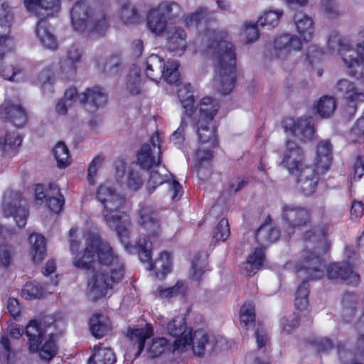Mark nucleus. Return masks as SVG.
Listing matches in <instances>:
<instances>
[{
    "label": "nucleus",
    "instance_id": "1",
    "mask_svg": "<svg viewBox=\"0 0 364 364\" xmlns=\"http://www.w3.org/2000/svg\"><path fill=\"white\" fill-rule=\"evenodd\" d=\"M207 53L214 60L215 88L223 95L230 93L234 87L235 77V54L233 45L227 41L213 40L208 46Z\"/></svg>",
    "mask_w": 364,
    "mask_h": 364
},
{
    "label": "nucleus",
    "instance_id": "2",
    "mask_svg": "<svg viewBox=\"0 0 364 364\" xmlns=\"http://www.w3.org/2000/svg\"><path fill=\"white\" fill-rule=\"evenodd\" d=\"M73 263L75 267L83 269L102 267L110 270L111 268H117V266L124 269L123 264L109 244L96 235L90 237L83 255L77 253Z\"/></svg>",
    "mask_w": 364,
    "mask_h": 364
},
{
    "label": "nucleus",
    "instance_id": "3",
    "mask_svg": "<svg viewBox=\"0 0 364 364\" xmlns=\"http://www.w3.org/2000/svg\"><path fill=\"white\" fill-rule=\"evenodd\" d=\"M304 254L302 261L296 266L298 277L302 279H318L323 277L325 264L320 257L325 252L324 240L308 231L304 235Z\"/></svg>",
    "mask_w": 364,
    "mask_h": 364
},
{
    "label": "nucleus",
    "instance_id": "4",
    "mask_svg": "<svg viewBox=\"0 0 364 364\" xmlns=\"http://www.w3.org/2000/svg\"><path fill=\"white\" fill-rule=\"evenodd\" d=\"M328 48L331 52L337 51L340 54L348 69L349 75L357 79L364 76L361 63L364 60V43L358 44L356 48L353 49L348 41L334 33L328 38Z\"/></svg>",
    "mask_w": 364,
    "mask_h": 364
},
{
    "label": "nucleus",
    "instance_id": "5",
    "mask_svg": "<svg viewBox=\"0 0 364 364\" xmlns=\"http://www.w3.org/2000/svg\"><path fill=\"white\" fill-rule=\"evenodd\" d=\"M71 21L75 30L80 32L87 30L102 34L107 27L104 11L101 9L97 11L85 1H78L73 7Z\"/></svg>",
    "mask_w": 364,
    "mask_h": 364
},
{
    "label": "nucleus",
    "instance_id": "6",
    "mask_svg": "<svg viewBox=\"0 0 364 364\" xmlns=\"http://www.w3.org/2000/svg\"><path fill=\"white\" fill-rule=\"evenodd\" d=\"M225 341L223 338H216L207 334L203 329H198L189 334H185L183 339H176L173 342V353H182L191 348L193 353L199 357L204 355L205 351H213L223 349Z\"/></svg>",
    "mask_w": 364,
    "mask_h": 364
},
{
    "label": "nucleus",
    "instance_id": "7",
    "mask_svg": "<svg viewBox=\"0 0 364 364\" xmlns=\"http://www.w3.org/2000/svg\"><path fill=\"white\" fill-rule=\"evenodd\" d=\"M91 275L87 282V294L90 300L96 301L104 297L108 289H112L114 283L119 282L124 277V270L121 266L110 270L102 267L87 269Z\"/></svg>",
    "mask_w": 364,
    "mask_h": 364
},
{
    "label": "nucleus",
    "instance_id": "8",
    "mask_svg": "<svg viewBox=\"0 0 364 364\" xmlns=\"http://www.w3.org/2000/svg\"><path fill=\"white\" fill-rule=\"evenodd\" d=\"M183 15V10L178 3L164 1L149 11L147 26L151 33L160 36L165 31L168 23H177Z\"/></svg>",
    "mask_w": 364,
    "mask_h": 364
},
{
    "label": "nucleus",
    "instance_id": "9",
    "mask_svg": "<svg viewBox=\"0 0 364 364\" xmlns=\"http://www.w3.org/2000/svg\"><path fill=\"white\" fill-rule=\"evenodd\" d=\"M2 211L5 217L12 216L18 227L26 225L28 209L19 192L10 191L4 195Z\"/></svg>",
    "mask_w": 364,
    "mask_h": 364
},
{
    "label": "nucleus",
    "instance_id": "10",
    "mask_svg": "<svg viewBox=\"0 0 364 364\" xmlns=\"http://www.w3.org/2000/svg\"><path fill=\"white\" fill-rule=\"evenodd\" d=\"M151 144L142 145L137 157L138 166L144 170L156 167L161 163V146L159 136L156 135L151 137Z\"/></svg>",
    "mask_w": 364,
    "mask_h": 364
},
{
    "label": "nucleus",
    "instance_id": "11",
    "mask_svg": "<svg viewBox=\"0 0 364 364\" xmlns=\"http://www.w3.org/2000/svg\"><path fill=\"white\" fill-rule=\"evenodd\" d=\"M282 127L286 132L299 137L303 141L314 139V128L311 117H300L296 121L291 117H287L283 120Z\"/></svg>",
    "mask_w": 364,
    "mask_h": 364
},
{
    "label": "nucleus",
    "instance_id": "12",
    "mask_svg": "<svg viewBox=\"0 0 364 364\" xmlns=\"http://www.w3.org/2000/svg\"><path fill=\"white\" fill-rule=\"evenodd\" d=\"M104 220L110 228H114L119 240L128 249L130 245L131 220L124 213L119 215L105 214Z\"/></svg>",
    "mask_w": 364,
    "mask_h": 364
},
{
    "label": "nucleus",
    "instance_id": "13",
    "mask_svg": "<svg viewBox=\"0 0 364 364\" xmlns=\"http://www.w3.org/2000/svg\"><path fill=\"white\" fill-rule=\"evenodd\" d=\"M301 39L294 34H282L274 41L275 55L280 59L287 58L292 53L301 50Z\"/></svg>",
    "mask_w": 364,
    "mask_h": 364
},
{
    "label": "nucleus",
    "instance_id": "14",
    "mask_svg": "<svg viewBox=\"0 0 364 364\" xmlns=\"http://www.w3.org/2000/svg\"><path fill=\"white\" fill-rule=\"evenodd\" d=\"M97 198L106 209V214L114 215V213L119 210L124 203V198L117 193L108 183L98 188Z\"/></svg>",
    "mask_w": 364,
    "mask_h": 364
},
{
    "label": "nucleus",
    "instance_id": "15",
    "mask_svg": "<svg viewBox=\"0 0 364 364\" xmlns=\"http://www.w3.org/2000/svg\"><path fill=\"white\" fill-rule=\"evenodd\" d=\"M282 218L289 228H299L310 222L311 215L308 209L304 207L286 205L283 207Z\"/></svg>",
    "mask_w": 364,
    "mask_h": 364
},
{
    "label": "nucleus",
    "instance_id": "16",
    "mask_svg": "<svg viewBox=\"0 0 364 364\" xmlns=\"http://www.w3.org/2000/svg\"><path fill=\"white\" fill-rule=\"evenodd\" d=\"M327 276L329 279L343 282L353 286H357L360 282V275L348 263H334L330 265L327 269Z\"/></svg>",
    "mask_w": 364,
    "mask_h": 364
},
{
    "label": "nucleus",
    "instance_id": "17",
    "mask_svg": "<svg viewBox=\"0 0 364 364\" xmlns=\"http://www.w3.org/2000/svg\"><path fill=\"white\" fill-rule=\"evenodd\" d=\"M296 188L304 196L313 194L317 188L318 177L314 167L305 166L301 167L297 174Z\"/></svg>",
    "mask_w": 364,
    "mask_h": 364
},
{
    "label": "nucleus",
    "instance_id": "18",
    "mask_svg": "<svg viewBox=\"0 0 364 364\" xmlns=\"http://www.w3.org/2000/svg\"><path fill=\"white\" fill-rule=\"evenodd\" d=\"M139 223L147 232L149 237L156 236L160 232V223L157 211L151 205H140L138 210Z\"/></svg>",
    "mask_w": 364,
    "mask_h": 364
},
{
    "label": "nucleus",
    "instance_id": "19",
    "mask_svg": "<svg viewBox=\"0 0 364 364\" xmlns=\"http://www.w3.org/2000/svg\"><path fill=\"white\" fill-rule=\"evenodd\" d=\"M77 99L80 104L90 112H94L107 103V95L99 87L87 88L78 94Z\"/></svg>",
    "mask_w": 364,
    "mask_h": 364
},
{
    "label": "nucleus",
    "instance_id": "20",
    "mask_svg": "<svg viewBox=\"0 0 364 364\" xmlns=\"http://www.w3.org/2000/svg\"><path fill=\"white\" fill-rule=\"evenodd\" d=\"M0 114L2 118L11 122L17 127L24 126L27 121L24 109L16 100H6L0 107Z\"/></svg>",
    "mask_w": 364,
    "mask_h": 364
},
{
    "label": "nucleus",
    "instance_id": "21",
    "mask_svg": "<svg viewBox=\"0 0 364 364\" xmlns=\"http://www.w3.org/2000/svg\"><path fill=\"white\" fill-rule=\"evenodd\" d=\"M282 162L292 174H297L301 168L306 166L303 163V151L294 141H287Z\"/></svg>",
    "mask_w": 364,
    "mask_h": 364
},
{
    "label": "nucleus",
    "instance_id": "22",
    "mask_svg": "<svg viewBox=\"0 0 364 364\" xmlns=\"http://www.w3.org/2000/svg\"><path fill=\"white\" fill-rule=\"evenodd\" d=\"M24 4L28 11L40 20L53 16L60 9L59 0H25Z\"/></svg>",
    "mask_w": 364,
    "mask_h": 364
},
{
    "label": "nucleus",
    "instance_id": "23",
    "mask_svg": "<svg viewBox=\"0 0 364 364\" xmlns=\"http://www.w3.org/2000/svg\"><path fill=\"white\" fill-rule=\"evenodd\" d=\"M53 319L50 317H45L39 323L36 321H31L26 326L25 332L28 338V345L31 351L36 352L38 349L39 344L42 342L46 333L45 325L51 323Z\"/></svg>",
    "mask_w": 364,
    "mask_h": 364
},
{
    "label": "nucleus",
    "instance_id": "24",
    "mask_svg": "<svg viewBox=\"0 0 364 364\" xmlns=\"http://www.w3.org/2000/svg\"><path fill=\"white\" fill-rule=\"evenodd\" d=\"M193 127L196 131L198 141L201 145H207L208 148L217 146L215 128L212 122L194 119Z\"/></svg>",
    "mask_w": 364,
    "mask_h": 364
},
{
    "label": "nucleus",
    "instance_id": "25",
    "mask_svg": "<svg viewBox=\"0 0 364 364\" xmlns=\"http://www.w3.org/2000/svg\"><path fill=\"white\" fill-rule=\"evenodd\" d=\"M335 89L340 97L350 101H355L360 96H364V81L355 85L347 79H341L336 83Z\"/></svg>",
    "mask_w": 364,
    "mask_h": 364
},
{
    "label": "nucleus",
    "instance_id": "26",
    "mask_svg": "<svg viewBox=\"0 0 364 364\" xmlns=\"http://www.w3.org/2000/svg\"><path fill=\"white\" fill-rule=\"evenodd\" d=\"M341 317L346 323L352 322L360 313L358 296L351 292H346L341 299Z\"/></svg>",
    "mask_w": 364,
    "mask_h": 364
},
{
    "label": "nucleus",
    "instance_id": "27",
    "mask_svg": "<svg viewBox=\"0 0 364 364\" xmlns=\"http://www.w3.org/2000/svg\"><path fill=\"white\" fill-rule=\"evenodd\" d=\"M332 149L333 146L328 139L318 143L315 164L318 172L323 173L329 168L333 159Z\"/></svg>",
    "mask_w": 364,
    "mask_h": 364
},
{
    "label": "nucleus",
    "instance_id": "28",
    "mask_svg": "<svg viewBox=\"0 0 364 364\" xmlns=\"http://www.w3.org/2000/svg\"><path fill=\"white\" fill-rule=\"evenodd\" d=\"M187 46L186 33L182 28L172 27L167 32V48L171 52L181 55Z\"/></svg>",
    "mask_w": 364,
    "mask_h": 364
},
{
    "label": "nucleus",
    "instance_id": "29",
    "mask_svg": "<svg viewBox=\"0 0 364 364\" xmlns=\"http://www.w3.org/2000/svg\"><path fill=\"white\" fill-rule=\"evenodd\" d=\"M294 23L296 30L304 41L312 39L314 26L311 17L303 13H297L294 16Z\"/></svg>",
    "mask_w": 364,
    "mask_h": 364
},
{
    "label": "nucleus",
    "instance_id": "30",
    "mask_svg": "<svg viewBox=\"0 0 364 364\" xmlns=\"http://www.w3.org/2000/svg\"><path fill=\"white\" fill-rule=\"evenodd\" d=\"M112 329L109 318L100 314H95L90 319V330L96 338H102Z\"/></svg>",
    "mask_w": 364,
    "mask_h": 364
},
{
    "label": "nucleus",
    "instance_id": "31",
    "mask_svg": "<svg viewBox=\"0 0 364 364\" xmlns=\"http://www.w3.org/2000/svg\"><path fill=\"white\" fill-rule=\"evenodd\" d=\"M264 259V254L261 248H257L249 255L247 260L242 263L241 270L247 277L253 276L260 269Z\"/></svg>",
    "mask_w": 364,
    "mask_h": 364
},
{
    "label": "nucleus",
    "instance_id": "32",
    "mask_svg": "<svg viewBox=\"0 0 364 364\" xmlns=\"http://www.w3.org/2000/svg\"><path fill=\"white\" fill-rule=\"evenodd\" d=\"M220 108L219 102L211 97H206L201 100L199 107V114L194 119H202L213 122Z\"/></svg>",
    "mask_w": 364,
    "mask_h": 364
},
{
    "label": "nucleus",
    "instance_id": "33",
    "mask_svg": "<svg viewBox=\"0 0 364 364\" xmlns=\"http://www.w3.org/2000/svg\"><path fill=\"white\" fill-rule=\"evenodd\" d=\"M255 237L259 244L265 247L279 239V231L269 224H264L257 230Z\"/></svg>",
    "mask_w": 364,
    "mask_h": 364
},
{
    "label": "nucleus",
    "instance_id": "34",
    "mask_svg": "<svg viewBox=\"0 0 364 364\" xmlns=\"http://www.w3.org/2000/svg\"><path fill=\"white\" fill-rule=\"evenodd\" d=\"M36 35L42 45L50 50H55L57 46V41L53 34L49 31L47 22L44 20H39L36 30Z\"/></svg>",
    "mask_w": 364,
    "mask_h": 364
},
{
    "label": "nucleus",
    "instance_id": "35",
    "mask_svg": "<svg viewBox=\"0 0 364 364\" xmlns=\"http://www.w3.org/2000/svg\"><path fill=\"white\" fill-rule=\"evenodd\" d=\"M165 63L162 58L157 55H149L146 60V73L151 80L156 81L162 77V69Z\"/></svg>",
    "mask_w": 364,
    "mask_h": 364
},
{
    "label": "nucleus",
    "instance_id": "36",
    "mask_svg": "<svg viewBox=\"0 0 364 364\" xmlns=\"http://www.w3.org/2000/svg\"><path fill=\"white\" fill-rule=\"evenodd\" d=\"M31 255L35 262H40L46 255L45 237L39 234H31L29 237Z\"/></svg>",
    "mask_w": 364,
    "mask_h": 364
},
{
    "label": "nucleus",
    "instance_id": "37",
    "mask_svg": "<svg viewBox=\"0 0 364 364\" xmlns=\"http://www.w3.org/2000/svg\"><path fill=\"white\" fill-rule=\"evenodd\" d=\"M116 356L109 348L95 347L92 356L88 360V364H114Z\"/></svg>",
    "mask_w": 364,
    "mask_h": 364
},
{
    "label": "nucleus",
    "instance_id": "38",
    "mask_svg": "<svg viewBox=\"0 0 364 364\" xmlns=\"http://www.w3.org/2000/svg\"><path fill=\"white\" fill-rule=\"evenodd\" d=\"M191 84L184 85L178 90V97L181 100L187 116L192 115L194 111V97Z\"/></svg>",
    "mask_w": 364,
    "mask_h": 364
},
{
    "label": "nucleus",
    "instance_id": "39",
    "mask_svg": "<svg viewBox=\"0 0 364 364\" xmlns=\"http://www.w3.org/2000/svg\"><path fill=\"white\" fill-rule=\"evenodd\" d=\"M151 335L152 329L148 326L146 328L134 329L130 333V340L133 343L134 348H136L137 350L135 353V357H137L141 354L144 346L145 341L150 338Z\"/></svg>",
    "mask_w": 364,
    "mask_h": 364
},
{
    "label": "nucleus",
    "instance_id": "40",
    "mask_svg": "<svg viewBox=\"0 0 364 364\" xmlns=\"http://www.w3.org/2000/svg\"><path fill=\"white\" fill-rule=\"evenodd\" d=\"M149 269H155L156 275L159 278L164 277L171 271V262L170 255L168 252H161L159 259L154 263L149 264Z\"/></svg>",
    "mask_w": 364,
    "mask_h": 364
},
{
    "label": "nucleus",
    "instance_id": "41",
    "mask_svg": "<svg viewBox=\"0 0 364 364\" xmlns=\"http://www.w3.org/2000/svg\"><path fill=\"white\" fill-rule=\"evenodd\" d=\"M47 197L48 198V205L50 210L56 213H59L64 205V198L55 184L49 185Z\"/></svg>",
    "mask_w": 364,
    "mask_h": 364
},
{
    "label": "nucleus",
    "instance_id": "42",
    "mask_svg": "<svg viewBox=\"0 0 364 364\" xmlns=\"http://www.w3.org/2000/svg\"><path fill=\"white\" fill-rule=\"evenodd\" d=\"M167 331L173 337L177 338L176 339H183L185 334H189L185 318L182 316L173 318L167 325Z\"/></svg>",
    "mask_w": 364,
    "mask_h": 364
},
{
    "label": "nucleus",
    "instance_id": "43",
    "mask_svg": "<svg viewBox=\"0 0 364 364\" xmlns=\"http://www.w3.org/2000/svg\"><path fill=\"white\" fill-rule=\"evenodd\" d=\"M155 168L156 169H153L150 173L148 181L149 189L154 190L157 186L168 182L172 177L164 166L158 165Z\"/></svg>",
    "mask_w": 364,
    "mask_h": 364
},
{
    "label": "nucleus",
    "instance_id": "44",
    "mask_svg": "<svg viewBox=\"0 0 364 364\" xmlns=\"http://www.w3.org/2000/svg\"><path fill=\"white\" fill-rule=\"evenodd\" d=\"M336 103L333 97L324 95L317 102L316 109L322 118L330 117L334 112Z\"/></svg>",
    "mask_w": 364,
    "mask_h": 364
},
{
    "label": "nucleus",
    "instance_id": "45",
    "mask_svg": "<svg viewBox=\"0 0 364 364\" xmlns=\"http://www.w3.org/2000/svg\"><path fill=\"white\" fill-rule=\"evenodd\" d=\"M208 7H199L195 12L188 15L185 18V24L188 27H196L200 23L207 21L212 16Z\"/></svg>",
    "mask_w": 364,
    "mask_h": 364
},
{
    "label": "nucleus",
    "instance_id": "46",
    "mask_svg": "<svg viewBox=\"0 0 364 364\" xmlns=\"http://www.w3.org/2000/svg\"><path fill=\"white\" fill-rule=\"evenodd\" d=\"M179 64L173 60H168L162 69V77L169 84H176L179 80Z\"/></svg>",
    "mask_w": 364,
    "mask_h": 364
},
{
    "label": "nucleus",
    "instance_id": "47",
    "mask_svg": "<svg viewBox=\"0 0 364 364\" xmlns=\"http://www.w3.org/2000/svg\"><path fill=\"white\" fill-rule=\"evenodd\" d=\"M207 148V149L199 148L196 151V157L197 160L196 166L198 168V176L201 179H203L210 175V171L208 170H205L203 168V163L210 161L213 158L212 151H210L208 146Z\"/></svg>",
    "mask_w": 364,
    "mask_h": 364
},
{
    "label": "nucleus",
    "instance_id": "48",
    "mask_svg": "<svg viewBox=\"0 0 364 364\" xmlns=\"http://www.w3.org/2000/svg\"><path fill=\"white\" fill-rule=\"evenodd\" d=\"M53 154L58 168H65L70 164L69 150L63 141H59L53 149Z\"/></svg>",
    "mask_w": 364,
    "mask_h": 364
},
{
    "label": "nucleus",
    "instance_id": "49",
    "mask_svg": "<svg viewBox=\"0 0 364 364\" xmlns=\"http://www.w3.org/2000/svg\"><path fill=\"white\" fill-rule=\"evenodd\" d=\"M283 12L281 11H267L258 19L257 26L271 29L276 27Z\"/></svg>",
    "mask_w": 364,
    "mask_h": 364
},
{
    "label": "nucleus",
    "instance_id": "50",
    "mask_svg": "<svg viewBox=\"0 0 364 364\" xmlns=\"http://www.w3.org/2000/svg\"><path fill=\"white\" fill-rule=\"evenodd\" d=\"M121 64L120 58L118 55H113L106 60H99L97 66L102 72L109 75H114L119 72Z\"/></svg>",
    "mask_w": 364,
    "mask_h": 364
},
{
    "label": "nucleus",
    "instance_id": "51",
    "mask_svg": "<svg viewBox=\"0 0 364 364\" xmlns=\"http://www.w3.org/2000/svg\"><path fill=\"white\" fill-rule=\"evenodd\" d=\"M120 17L126 24L136 23L139 18L136 6L129 2H125L122 6Z\"/></svg>",
    "mask_w": 364,
    "mask_h": 364
},
{
    "label": "nucleus",
    "instance_id": "52",
    "mask_svg": "<svg viewBox=\"0 0 364 364\" xmlns=\"http://www.w3.org/2000/svg\"><path fill=\"white\" fill-rule=\"evenodd\" d=\"M240 323L247 329L252 327L255 323V307L250 303H245L240 309Z\"/></svg>",
    "mask_w": 364,
    "mask_h": 364
},
{
    "label": "nucleus",
    "instance_id": "53",
    "mask_svg": "<svg viewBox=\"0 0 364 364\" xmlns=\"http://www.w3.org/2000/svg\"><path fill=\"white\" fill-rule=\"evenodd\" d=\"M186 287L182 282H178L171 287H160L157 289V293L161 298H172L178 295H183Z\"/></svg>",
    "mask_w": 364,
    "mask_h": 364
},
{
    "label": "nucleus",
    "instance_id": "54",
    "mask_svg": "<svg viewBox=\"0 0 364 364\" xmlns=\"http://www.w3.org/2000/svg\"><path fill=\"white\" fill-rule=\"evenodd\" d=\"M13 21V14L6 3L0 4V29L8 33Z\"/></svg>",
    "mask_w": 364,
    "mask_h": 364
},
{
    "label": "nucleus",
    "instance_id": "55",
    "mask_svg": "<svg viewBox=\"0 0 364 364\" xmlns=\"http://www.w3.org/2000/svg\"><path fill=\"white\" fill-rule=\"evenodd\" d=\"M0 343L4 348L0 359H3L6 364H15L16 360V352L11 349L9 339L6 336H2Z\"/></svg>",
    "mask_w": 364,
    "mask_h": 364
},
{
    "label": "nucleus",
    "instance_id": "56",
    "mask_svg": "<svg viewBox=\"0 0 364 364\" xmlns=\"http://www.w3.org/2000/svg\"><path fill=\"white\" fill-rule=\"evenodd\" d=\"M144 183V178L140 173L138 164H132L129 166L128 184L134 190H138Z\"/></svg>",
    "mask_w": 364,
    "mask_h": 364
},
{
    "label": "nucleus",
    "instance_id": "57",
    "mask_svg": "<svg viewBox=\"0 0 364 364\" xmlns=\"http://www.w3.org/2000/svg\"><path fill=\"white\" fill-rule=\"evenodd\" d=\"M43 291L41 287L34 282H27L21 291V295L26 299H39L43 296Z\"/></svg>",
    "mask_w": 364,
    "mask_h": 364
},
{
    "label": "nucleus",
    "instance_id": "58",
    "mask_svg": "<svg viewBox=\"0 0 364 364\" xmlns=\"http://www.w3.org/2000/svg\"><path fill=\"white\" fill-rule=\"evenodd\" d=\"M140 73L138 69H132L127 76V88L132 95H137L140 92Z\"/></svg>",
    "mask_w": 364,
    "mask_h": 364
},
{
    "label": "nucleus",
    "instance_id": "59",
    "mask_svg": "<svg viewBox=\"0 0 364 364\" xmlns=\"http://www.w3.org/2000/svg\"><path fill=\"white\" fill-rule=\"evenodd\" d=\"M21 142L22 138L17 132H9L2 141L0 140V144L6 151L8 149L16 150L21 146Z\"/></svg>",
    "mask_w": 364,
    "mask_h": 364
},
{
    "label": "nucleus",
    "instance_id": "60",
    "mask_svg": "<svg viewBox=\"0 0 364 364\" xmlns=\"http://www.w3.org/2000/svg\"><path fill=\"white\" fill-rule=\"evenodd\" d=\"M230 236V227L226 218H222L213 231V238L217 241H225Z\"/></svg>",
    "mask_w": 364,
    "mask_h": 364
},
{
    "label": "nucleus",
    "instance_id": "61",
    "mask_svg": "<svg viewBox=\"0 0 364 364\" xmlns=\"http://www.w3.org/2000/svg\"><path fill=\"white\" fill-rule=\"evenodd\" d=\"M167 344V341L164 338H158L153 339L151 344L147 347L149 356L156 358L162 354Z\"/></svg>",
    "mask_w": 364,
    "mask_h": 364
},
{
    "label": "nucleus",
    "instance_id": "62",
    "mask_svg": "<svg viewBox=\"0 0 364 364\" xmlns=\"http://www.w3.org/2000/svg\"><path fill=\"white\" fill-rule=\"evenodd\" d=\"M14 248L7 244L0 245V267H8L14 257Z\"/></svg>",
    "mask_w": 364,
    "mask_h": 364
},
{
    "label": "nucleus",
    "instance_id": "63",
    "mask_svg": "<svg viewBox=\"0 0 364 364\" xmlns=\"http://www.w3.org/2000/svg\"><path fill=\"white\" fill-rule=\"evenodd\" d=\"M57 353V347L52 339H49L43 345L40 350L39 355L41 359L45 360H51Z\"/></svg>",
    "mask_w": 364,
    "mask_h": 364
},
{
    "label": "nucleus",
    "instance_id": "64",
    "mask_svg": "<svg viewBox=\"0 0 364 364\" xmlns=\"http://www.w3.org/2000/svg\"><path fill=\"white\" fill-rule=\"evenodd\" d=\"M298 326L299 316L296 314L285 316L280 321V326L282 331L286 333H291Z\"/></svg>",
    "mask_w": 364,
    "mask_h": 364
}]
</instances>
